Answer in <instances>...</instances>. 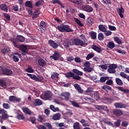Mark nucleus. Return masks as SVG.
<instances>
[{
    "instance_id": "a19ab883",
    "label": "nucleus",
    "mask_w": 129,
    "mask_h": 129,
    "mask_svg": "<svg viewBox=\"0 0 129 129\" xmlns=\"http://www.w3.org/2000/svg\"><path fill=\"white\" fill-rule=\"evenodd\" d=\"M95 54L94 52H90V53L88 54V55L86 57V59L89 60L90 59L93 58Z\"/></svg>"
},
{
    "instance_id": "7ed1b4c3",
    "label": "nucleus",
    "mask_w": 129,
    "mask_h": 129,
    "mask_svg": "<svg viewBox=\"0 0 129 129\" xmlns=\"http://www.w3.org/2000/svg\"><path fill=\"white\" fill-rule=\"evenodd\" d=\"M52 97V93L50 91H47L45 92L44 94H42L40 95V98L43 99L44 100H48Z\"/></svg>"
},
{
    "instance_id": "e433bc0d",
    "label": "nucleus",
    "mask_w": 129,
    "mask_h": 129,
    "mask_svg": "<svg viewBox=\"0 0 129 129\" xmlns=\"http://www.w3.org/2000/svg\"><path fill=\"white\" fill-rule=\"evenodd\" d=\"M117 88L119 91H121V92H124L125 93H129V90H124V88L122 86H118Z\"/></svg>"
},
{
    "instance_id": "c756f323",
    "label": "nucleus",
    "mask_w": 129,
    "mask_h": 129,
    "mask_svg": "<svg viewBox=\"0 0 129 129\" xmlns=\"http://www.w3.org/2000/svg\"><path fill=\"white\" fill-rule=\"evenodd\" d=\"M57 29L58 31H60V32H65V25L60 24L57 27Z\"/></svg>"
},
{
    "instance_id": "0e129e2a",
    "label": "nucleus",
    "mask_w": 129,
    "mask_h": 129,
    "mask_svg": "<svg viewBox=\"0 0 129 129\" xmlns=\"http://www.w3.org/2000/svg\"><path fill=\"white\" fill-rule=\"evenodd\" d=\"M17 118L18 119H20V120L25 119V116H24V115H23V114L18 113Z\"/></svg>"
},
{
    "instance_id": "1a4fd4ad",
    "label": "nucleus",
    "mask_w": 129,
    "mask_h": 129,
    "mask_svg": "<svg viewBox=\"0 0 129 129\" xmlns=\"http://www.w3.org/2000/svg\"><path fill=\"white\" fill-rule=\"evenodd\" d=\"M82 9L83 11L87 12H92L93 11V8L91 6L89 5H83L82 7Z\"/></svg>"
},
{
    "instance_id": "49530a36",
    "label": "nucleus",
    "mask_w": 129,
    "mask_h": 129,
    "mask_svg": "<svg viewBox=\"0 0 129 129\" xmlns=\"http://www.w3.org/2000/svg\"><path fill=\"white\" fill-rule=\"evenodd\" d=\"M94 98L96 100L99 99L100 97L98 91L94 92Z\"/></svg>"
},
{
    "instance_id": "6e6d98bb",
    "label": "nucleus",
    "mask_w": 129,
    "mask_h": 129,
    "mask_svg": "<svg viewBox=\"0 0 129 129\" xmlns=\"http://www.w3.org/2000/svg\"><path fill=\"white\" fill-rule=\"evenodd\" d=\"M3 16L7 21H11V16H10L9 14L4 13Z\"/></svg>"
},
{
    "instance_id": "f03ea898",
    "label": "nucleus",
    "mask_w": 129,
    "mask_h": 129,
    "mask_svg": "<svg viewBox=\"0 0 129 129\" xmlns=\"http://www.w3.org/2000/svg\"><path fill=\"white\" fill-rule=\"evenodd\" d=\"M72 71L74 73L73 79L77 81L81 80L82 78L79 76H83V73H82V72L81 71H79V70L78 69H73ZM75 74H76V75Z\"/></svg>"
},
{
    "instance_id": "37998d69",
    "label": "nucleus",
    "mask_w": 129,
    "mask_h": 129,
    "mask_svg": "<svg viewBox=\"0 0 129 129\" xmlns=\"http://www.w3.org/2000/svg\"><path fill=\"white\" fill-rule=\"evenodd\" d=\"M100 1L103 2L105 6H107L108 4L111 5L112 4L111 0H100Z\"/></svg>"
},
{
    "instance_id": "72a5a7b5",
    "label": "nucleus",
    "mask_w": 129,
    "mask_h": 129,
    "mask_svg": "<svg viewBox=\"0 0 129 129\" xmlns=\"http://www.w3.org/2000/svg\"><path fill=\"white\" fill-rule=\"evenodd\" d=\"M94 69L93 67H85L84 68V71H85L86 73H91L92 71H93Z\"/></svg>"
},
{
    "instance_id": "2eb2a0df",
    "label": "nucleus",
    "mask_w": 129,
    "mask_h": 129,
    "mask_svg": "<svg viewBox=\"0 0 129 129\" xmlns=\"http://www.w3.org/2000/svg\"><path fill=\"white\" fill-rule=\"evenodd\" d=\"M0 86L1 87H3V88H7L8 87V85L7 84V80L5 79H0Z\"/></svg>"
},
{
    "instance_id": "8fccbe9b",
    "label": "nucleus",
    "mask_w": 129,
    "mask_h": 129,
    "mask_svg": "<svg viewBox=\"0 0 129 129\" xmlns=\"http://www.w3.org/2000/svg\"><path fill=\"white\" fill-rule=\"evenodd\" d=\"M27 72H28V73H33L34 72V69L32 68V67L31 66H28V68L26 69Z\"/></svg>"
},
{
    "instance_id": "864d4df0",
    "label": "nucleus",
    "mask_w": 129,
    "mask_h": 129,
    "mask_svg": "<svg viewBox=\"0 0 129 129\" xmlns=\"http://www.w3.org/2000/svg\"><path fill=\"white\" fill-rule=\"evenodd\" d=\"M109 80V78L107 76L105 77H101L100 81L101 82L104 83L105 82L106 80Z\"/></svg>"
},
{
    "instance_id": "6e6552de",
    "label": "nucleus",
    "mask_w": 129,
    "mask_h": 129,
    "mask_svg": "<svg viewBox=\"0 0 129 129\" xmlns=\"http://www.w3.org/2000/svg\"><path fill=\"white\" fill-rule=\"evenodd\" d=\"M112 113L113 114L117 117L121 116L123 114V113L122 112V110H120V109H113Z\"/></svg>"
},
{
    "instance_id": "9b49d317",
    "label": "nucleus",
    "mask_w": 129,
    "mask_h": 129,
    "mask_svg": "<svg viewBox=\"0 0 129 129\" xmlns=\"http://www.w3.org/2000/svg\"><path fill=\"white\" fill-rule=\"evenodd\" d=\"M114 105L115 108H119V109H124L126 107V104L120 103V102H116L114 104Z\"/></svg>"
},
{
    "instance_id": "79ce46f5",
    "label": "nucleus",
    "mask_w": 129,
    "mask_h": 129,
    "mask_svg": "<svg viewBox=\"0 0 129 129\" xmlns=\"http://www.w3.org/2000/svg\"><path fill=\"white\" fill-rule=\"evenodd\" d=\"M11 42L16 48H20V45L17 42V41L15 39H11Z\"/></svg>"
},
{
    "instance_id": "69168bd1",
    "label": "nucleus",
    "mask_w": 129,
    "mask_h": 129,
    "mask_svg": "<svg viewBox=\"0 0 129 129\" xmlns=\"http://www.w3.org/2000/svg\"><path fill=\"white\" fill-rule=\"evenodd\" d=\"M43 1L42 0H39L35 3V7H37L39 8L41 5H42V3Z\"/></svg>"
},
{
    "instance_id": "ea45409f",
    "label": "nucleus",
    "mask_w": 129,
    "mask_h": 129,
    "mask_svg": "<svg viewBox=\"0 0 129 129\" xmlns=\"http://www.w3.org/2000/svg\"><path fill=\"white\" fill-rule=\"evenodd\" d=\"M74 20L75 21V22L79 25V26L81 27H84V25L81 23V21L80 20L76 18H74Z\"/></svg>"
},
{
    "instance_id": "5701e85b",
    "label": "nucleus",
    "mask_w": 129,
    "mask_h": 129,
    "mask_svg": "<svg viewBox=\"0 0 129 129\" xmlns=\"http://www.w3.org/2000/svg\"><path fill=\"white\" fill-rule=\"evenodd\" d=\"M86 24L87 26H91L93 24V20L92 18L89 17L87 18L86 21Z\"/></svg>"
},
{
    "instance_id": "f704fd0d",
    "label": "nucleus",
    "mask_w": 129,
    "mask_h": 129,
    "mask_svg": "<svg viewBox=\"0 0 129 129\" xmlns=\"http://www.w3.org/2000/svg\"><path fill=\"white\" fill-rule=\"evenodd\" d=\"M103 100L105 101H109L112 100V98L110 95H106L103 97Z\"/></svg>"
},
{
    "instance_id": "ddd939ff",
    "label": "nucleus",
    "mask_w": 129,
    "mask_h": 129,
    "mask_svg": "<svg viewBox=\"0 0 129 129\" xmlns=\"http://www.w3.org/2000/svg\"><path fill=\"white\" fill-rule=\"evenodd\" d=\"M9 99V101L11 102H15V101H16V102H20L21 99L20 98H17L15 96H10Z\"/></svg>"
},
{
    "instance_id": "a18cd8bd",
    "label": "nucleus",
    "mask_w": 129,
    "mask_h": 129,
    "mask_svg": "<svg viewBox=\"0 0 129 129\" xmlns=\"http://www.w3.org/2000/svg\"><path fill=\"white\" fill-rule=\"evenodd\" d=\"M73 31L74 30L73 29H70L69 25H65V32H66V33H70L71 32H73Z\"/></svg>"
},
{
    "instance_id": "e2e57ef3",
    "label": "nucleus",
    "mask_w": 129,
    "mask_h": 129,
    "mask_svg": "<svg viewBox=\"0 0 129 129\" xmlns=\"http://www.w3.org/2000/svg\"><path fill=\"white\" fill-rule=\"evenodd\" d=\"M104 34L105 36H108L111 35V34H112V32L110 31V30H106V29Z\"/></svg>"
},
{
    "instance_id": "39448f33",
    "label": "nucleus",
    "mask_w": 129,
    "mask_h": 129,
    "mask_svg": "<svg viewBox=\"0 0 129 129\" xmlns=\"http://www.w3.org/2000/svg\"><path fill=\"white\" fill-rule=\"evenodd\" d=\"M28 13L30 16L32 15V20H35V19H37L40 13H39V11L38 10H35V11L33 13V10L32 9H30L28 10Z\"/></svg>"
},
{
    "instance_id": "774afa93",
    "label": "nucleus",
    "mask_w": 129,
    "mask_h": 129,
    "mask_svg": "<svg viewBox=\"0 0 129 129\" xmlns=\"http://www.w3.org/2000/svg\"><path fill=\"white\" fill-rule=\"evenodd\" d=\"M120 122L121 120L120 119H117L116 122L114 123V125H115V126L119 127L120 125Z\"/></svg>"
},
{
    "instance_id": "680f3d73",
    "label": "nucleus",
    "mask_w": 129,
    "mask_h": 129,
    "mask_svg": "<svg viewBox=\"0 0 129 129\" xmlns=\"http://www.w3.org/2000/svg\"><path fill=\"white\" fill-rule=\"evenodd\" d=\"M3 106L4 108H5V109H9V108L11 107V106H10V104L6 103H4L3 104Z\"/></svg>"
},
{
    "instance_id": "f3484780",
    "label": "nucleus",
    "mask_w": 129,
    "mask_h": 129,
    "mask_svg": "<svg viewBox=\"0 0 129 129\" xmlns=\"http://www.w3.org/2000/svg\"><path fill=\"white\" fill-rule=\"evenodd\" d=\"M38 65H39V66H41V67H45V66L47 65V62H46V60L42 58L38 59Z\"/></svg>"
},
{
    "instance_id": "cd10ccee",
    "label": "nucleus",
    "mask_w": 129,
    "mask_h": 129,
    "mask_svg": "<svg viewBox=\"0 0 129 129\" xmlns=\"http://www.w3.org/2000/svg\"><path fill=\"white\" fill-rule=\"evenodd\" d=\"M60 117H61V114L57 113L52 116V119H53V120H59Z\"/></svg>"
},
{
    "instance_id": "4d7b16f0",
    "label": "nucleus",
    "mask_w": 129,
    "mask_h": 129,
    "mask_svg": "<svg viewBox=\"0 0 129 129\" xmlns=\"http://www.w3.org/2000/svg\"><path fill=\"white\" fill-rule=\"evenodd\" d=\"M27 75L30 77V78H31V79H33V80H35L37 79V76L34 75H32L30 74H27Z\"/></svg>"
},
{
    "instance_id": "3c124183",
    "label": "nucleus",
    "mask_w": 129,
    "mask_h": 129,
    "mask_svg": "<svg viewBox=\"0 0 129 129\" xmlns=\"http://www.w3.org/2000/svg\"><path fill=\"white\" fill-rule=\"evenodd\" d=\"M98 39L100 41L103 40L104 39V36L103 34H102V33L98 34Z\"/></svg>"
},
{
    "instance_id": "7c9ffc66",
    "label": "nucleus",
    "mask_w": 129,
    "mask_h": 129,
    "mask_svg": "<svg viewBox=\"0 0 129 129\" xmlns=\"http://www.w3.org/2000/svg\"><path fill=\"white\" fill-rule=\"evenodd\" d=\"M97 109L102 111H108V109L106 106H97Z\"/></svg>"
},
{
    "instance_id": "a211bd4d",
    "label": "nucleus",
    "mask_w": 129,
    "mask_h": 129,
    "mask_svg": "<svg viewBox=\"0 0 129 129\" xmlns=\"http://www.w3.org/2000/svg\"><path fill=\"white\" fill-rule=\"evenodd\" d=\"M22 110L25 114H28V115H32L33 112L27 107L22 108Z\"/></svg>"
},
{
    "instance_id": "f257e3e1",
    "label": "nucleus",
    "mask_w": 129,
    "mask_h": 129,
    "mask_svg": "<svg viewBox=\"0 0 129 129\" xmlns=\"http://www.w3.org/2000/svg\"><path fill=\"white\" fill-rule=\"evenodd\" d=\"M75 45L76 46H86L87 45V43H85V42L81 39L75 38L74 39V41H70V45Z\"/></svg>"
},
{
    "instance_id": "603ef678",
    "label": "nucleus",
    "mask_w": 129,
    "mask_h": 129,
    "mask_svg": "<svg viewBox=\"0 0 129 129\" xmlns=\"http://www.w3.org/2000/svg\"><path fill=\"white\" fill-rule=\"evenodd\" d=\"M74 129H80V123L78 122H76L74 123Z\"/></svg>"
},
{
    "instance_id": "5fc2aeb1",
    "label": "nucleus",
    "mask_w": 129,
    "mask_h": 129,
    "mask_svg": "<svg viewBox=\"0 0 129 129\" xmlns=\"http://www.w3.org/2000/svg\"><path fill=\"white\" fill-rule=\"evenodd\" d=\"M114 40L118 44H122V42L121 41V40L120 39L118 38L117 37H114Z\"/></svg>"
},
{
    "instance_id": "4468645a",
    "label": "nucleus",
    "mask_w": 129,
    "mask_h": 129,
    "mask_svg": "<svg viewBox=\"0 0 129 129\" xmlns=\"http://www.w3.org/2000/svg\"><path fill=\"white\" fill-rule=\"evenodd\" d=\"M48 44L50 47H52L53 49H57L58 48V44L55 41L52 40H48Z\"/></svg>"
},
{
    "instance_id": "20e7f679",
    "label": "nucleus",
    "mask_w": 129,
    "mask_h": 129,
    "mask_svg": "<svg viewBox=\"0 0 129 129\" xmlns=\"http://www.w3.org/2000/svg\"><path fill=\"white\" fill-rule=\"evenodd\" d=\"M118 68V66L116 64H111L109 66V69H107V72L110 74L116 73V69Z\"/></svg>"
},
{
    "instance_id": "58836bf2",
    "label": "nucleus",
    "mask_w": 129,
    "mask_h": 129,
    "mask_svg": "<svg viewBox=\"0 0 129 129\" xmlns=\"http://www.w3.org/2000/svg\"><path fill=\"white\" fill-rule=\"evenodd\" d=\"M115 82L117 83V85L119 86H122L123 85L122 81L120 78H115Z\"/></svg>"
},
{
    "instance_id": "f8f14e48",
    "label": "nucleus",
    "mask_w": 129,
    "mask_h": 129,
    "mask_svg": "<svg viewBox=\"0 0 129 129\" xmlns=\"http://www.w3.org/2000/svg\"><path fill=\"white\" fill-rule=\"evenodd\" d=\"M117 12L121 18H123L124 14V9L123 8L122 6H121L120 8H117Z\"/></svg>"
},
{
    "instance_id": "a878e982",
    "label": "nucleus",
    "mask_w": 129,
    "mask_h": 129,
    "mask_svg": "<svg viewBox=\"0 0 129 129\" xmlns=\"http://www.w3.org/2000/svg\"><path fill=\"white\" fill-rule=\"evenodd\" d=\"M74 87L76 88V90L78 91V92L80 93H83V90H82L81 87L79 86V84H75L74 85Z\"/></svg>"
},
{
    "instance_id": "09e8293b",
    "label": "nucleus",
    "mask_w": 129,
    "mask_h": 129,
    "mask_svg": "<svg viewBox=\"0 0 129 129\" xmlns=\"http://www.w3.org/2000/svg\"><path fill=\"white\" fill-rule=\"evenodd\" d=\"M70 102L71 103L72 105L75 107H79V104L77 103L75 101H70Z\"/></svg>"
},
{
    "instance_id": "412c9836",
    "label": "nucleus",
    "mask_w": 129,
    "mask_h": 129,
    "mask_svg": "<svg viewBox=\"0 0 129 129\" xmlns=\"http://www.w3.org/2000/svg\"><path fill=\"white\" fill-rule=\"evenodd\" d=\"M59 57H60V54L57 51H55L54 54L50 56V58H52V59L55 60H57V59H59Z\"/></svg>"
},
{
    "instance_id": "13d9d810",
    "label": "nucleus",
    "mask_w": 129,
    "mask_h": 129,
    "mask_svg": "<svg viewBox=\"0 0 129 129\" xmlns=\"http://www.w3.org/2000/svg\"><path fill=\"white\" fill-rule=\"evenodd\" d=\"M120 76L121 77L126 79V80H127V75L124 73L123 72H121L120 73Z\"/></svg>"
},
{
    "instance_id": "473e14b6",
    "label": "nucleus",
    "mask_w": 129,
    "mask_h": 129,
    "mask_svg": "<svg viewBox=\"0 0 129 129\" xmlns=\"http://www.w3.org/2000/svg\"><path fill=\"white\" fill-rule=\"evenodd\" d=\"M115 46V44L114 43L113 41L109 42L107 44V47H108V48L110 49L114 48Z\"/></svg>"
},
{
    "instance_id": "dca6fc26",
    "label": "nucleus",
    "mask_w": 129,
    "mask_h": 129,
    "mask_svg": "<svg viewBox=\"0 0 129 129\" xmlns=\"http://www.w3.org/2000/svg\"><path fill=\"white\" fill-rule=\"evenodd\" d=\"M1 51L2 53L5 54V55L6 54H10L11 52V49L8 46H5L4 49H2Z\"/></svg>"
},
{
    "instance_id": "4c0bfd02",
    "label": "nucleus",
    "mask_w": 129,
    "mask_h": 129,
    "mask_svg": "<svg viewBox=\"0 0 129 129\" xmlns=\"http://www.w3.org/2000/svg\"><path fill=\"white\" fill-rule=\"evenodd\" d=\"M90 35L91 36V38L92 39V40H95L97 38V33L96 32L94 31H92L90 32Z\"/></svg>"
},
{
    "instance_id": "0eeeda50",
    "label": "nucleus",
    "mask_w": 129,
    "mask_h": 129,
    "mask_svg": "<svg viewBox=\"0 0 129 129\" xmlns=\"http://www.w3.org/2000/svg\"><path fill=\"white\" fill-rule=\"evenodd\" d=\"M7 112V111L4 109H0V114H2L1 118L2 119H7V118H9V115Z\"/></svg>"
},
{
    "instance_id": "338daca9",
    "label": "nucleus",
    "mask_w": 129,
    "mask_h": 129,
    "mask_svg": "<svg viewBox=\"0 0 129 129\" xmlns=\"http://www.w3.org/2000/svg\"><path fill=\"white\" fill-rule=\"evenodd\" d=\"M44 125H45V126H46L48 129H52V125H51L49 122L45 123Z\"/></svg>"
},
{
    "instance_id": "9d476101",
    "label": "nucleus",
    "mask_w": 129,
    "mask_h": 129,
    "mask_svg": "<svg viewBox=\"0 0 129 129\" xmlns=\"http://www.w3.org/2000/svg\"><path fill=\"white\" fill-rule=\"evenodd\" d=\"M2 74L5 76H10L13 74V71L9 69H4L3 70Z\"/></svg>"
},
{
    "instance_id": "4be33fe9",
    "label": "nucleus",
    "mask_w": 129,
    "mask_h": 129,
    "mask_svg": "<svg viewBox=\"0 0 129 129\" xmlns=\"http://www.w3.org/2000/svg\"><path fill=\"white\" fill-rule=\"evenodd\" d=\"M70 1L73 4L78 5V6H82L83 4V0H70Z\"/></svg>"
},
{
    "instance_id": "bb28decb",
    "label": "nucleus",
    "mask_w": 129,
    "mask_h": 129,
    "mask_svg": "<svg viewBox=\"0 0 129 129\" xmlns=\"http://www.w3.org/2000/svg\"><path fill=\"white\" fill-rule=\"evenodd\" d=\"M42 104H43V102L41 100L38 99H36L35 100L34 103V105H35V106L42 105Z\"/></svg>"
},
{
    "instance_id": "de8ad7c7",
    "label": "nucleus",
    "mask_w": 129,
    "mask_h": 129,
    "mask_svg": "<svg viewBox=\"0 0 129 129\" xmlns=\"http://www.w3.org/2000/svg\"><path fill=\"white\" fill-rule=\"evenodd\" d=\"M59 77V74L56 73H54L51 76V78L54 79V80H57Z\"/></svg>"
},
{
    "instance_id": "c9c22d12",
    "label": "nucleus",
    "mask_w": 129,
    "mask_h": 129,
    "mask_svg": "<svg viewBox=\"0 0 129 129\" xmlns=\"http://www.w3.org/2000/svg\"><path fill=\"white\" fill-rule=\"evenodd\" d=\"M102 89L106 91V92H108V91H111L112 88L110 86L107 85H104L102 87Z\"/></svg>"
},
{
    "instance_id": "423d86ee",
    "label": "nucleus",
    "mask_w": 129,
    "mask_h": 129,
    "mask_svg": "<svg viewBox=\"0 0 129 129\" xmlns=\"http://www.w3.org/2000/svg\"><path fill=\"white\" fill-rule=\"evenodd\" d=\"M19 49L21 50L22 54L23 55V56H25V55L28 53V48H27V45L21 44L19 45Z\"/></svg>"
},
{
    "instance_id": "b1692460",
    "label": "nucleus",
    "mask_w": 129,
    "mask_h": 129,
    "mask_svg": "<svg viewBox=\"0 0 129 129\" xmlns=\"http://www.w3.org/2000/svg\"><path fill=\"white\" fill-rule=\"evenodd\" d=\"M0 9L2 11H4L6 13H8V12H9L8 6H7L6 4H1L0 5Z\"/></svg>"
},
{
    "instance_id": "bf43d9fd",
    "label": "nucleus",
    "mask_w": 129,
    "mask_h": 129,
    "mask_svg": "<svg viewBox=\"0 0 129 129\" xmlns=\"http://www.w3.org/2000/svg\"><path fill=\"white\" fill-rule=\"evenodd\" d=\"M66 77L67 78H73V79H74V74L70 72V73H68L67 74H66Z\"/></svg>"
},
{
    "instance_id": "2f4dec72",
    "label": "nucleus",
    "mask_w": 129,
    "mask_h": 129,
    "mask_svg": "<svg viewBox=\"0 0 129 129\" xmlns=\"http://www.w3.org/2000/svg\"><path fill=\"white\" fill-rule=\"evenodd\" d=\"M25 6L26 8H29L30 9H33V5H32V2L26 1L25 3Z\"/></svg>"
},
{
    "instance_id": "c85d7f7f",
    "label": "nucleus",
    "mask_w": 129,
    "mask_h": 129,
    "mask_svg": "<svg viewBox=\"0 0 129 129\" xmlns=\"http://www.w3.org/2000/svg\"><path fill=\"white\" fill-rule=\"evenodd\" d=\"M40 26H39L41 29H42V30H46V28H47V24H46V22H45L44 21H42L40 23Z\"/></svg>"
},
{
    "instance_id": "393cba45",
    "label": "nucleus",
    "mask_w": 129,
    "mask_h": 129,
    "mask_svg": "<svg viewBox=\"0 0 129 129\" xmlns=\"http://www.w3.org/2000/svg\"><path fill=\"white\" fill-rule=\"evenodd\" d=\"M15 54L18 55H13V60L14 62H19V61H20L19 57L21 58L22 56L21 55V54L19 53H15Z\"/></svg>"
},
{
    "instance_id": "c03bdc74",
    "label": "nucleus",
    "mask_w": 129,
    "mask_h": 129,
    "mask_svg": "<svg viewBox=\"0 0 129 129\" xmlns=\"http://www.w3.org/2000/svg\"><path fill=\"white\" fill-rule=\"evenodd\" d=\"M99 29L101 32H103V33H105L106 31V28L104 26V25L102 24H100L98 26Z\"/></svg>"
},
{
    "instance_id": "6ab92c4d",
    "label": "nucleus",
    "mask_w": 129,
    "mask_h": 129,
    "mask_svg": "<svg viewBox=\"0 0 129 129\" xmlns=\"http://www.w3.org/2000/svg\"><path fill=\"white\" fill-rule=\"evenodd\" d=\"M91 48L93 50L97 51V53H100L102 52V49L100 47L97 46L96 45H92Z\"/></svg>"
},
{
    "instance_id": "052dcab7",
    "label": "nucleus",
    "mask_w": 129,
    "mask_h": 129,
    "mask_svg": "<svg viewBox=\"0 0 129 129\" xmlns=\"http://www.w3.org/2000/svg\"><path fill=\"white\" fill-rule=\"evenodd\" d=\"M70 93L69 92H66L65 93V99L67 100H69L70 98Z\"/></svg>"
},
{
    "instance_id": "aec40b11",
    "label": "nucleus",
    "mask_w": 129,
    "mask_h": 129,
    "mask_svg": "<svg viewBox=\"0 0 129 129\" xmlns=\"http://www.w3.org/2000/svg\"><path fill=\"white\" fill-rule=\"evenodd\" d=\"M16 40L18 43H23V42H25V37L22 35H17Z\"/></svg>"
}]
</instances>
